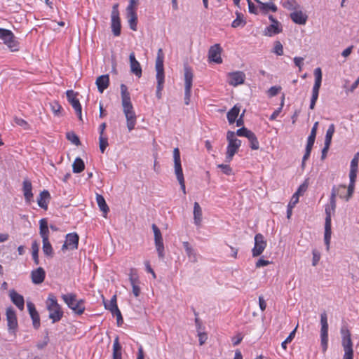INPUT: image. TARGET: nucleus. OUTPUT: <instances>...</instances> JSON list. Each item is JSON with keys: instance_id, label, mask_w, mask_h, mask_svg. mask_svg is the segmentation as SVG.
I'll list each match as a JSON object with an SVG mask.
<instances>
[{"instance_id": "1", "label": "nucleus", "mask_w": 359, "mask_h": 359, "mask_svg": "<svg viewBox=\"0 0 359 359\" xmlns=\"http://www.w3.org/2000/svg\"><path fill=\"white\" fill-rule=\"evenodd\" d=\"M120 88L123 111L126 118L127 128L129 131H131L135 128L137 117L133 110L127 86L125 84H121Z\"/></svg>"}, {"instance_id": "2", "label": "nucleus", "mask_w": 359, "mask_h": 359, "mask_svg": "<svg viewBox=\"0 0 359 359\" xmlns=\"http://www.w3.org/2000/svg\"><path fill=\"white\" fill-rule=\"evenodd\" d=\"M334 191L331 193L330 204L325 206V233H324V241L326 245L327 250L330 249V244L332 235L331 229V218L332 214L334 213L336 209V199Z\"/></svg>"}, {"instance_id": "3", "label": "nucleus", "mask_w": 359, "mask_h": 359, "mask_svg": "<svg viewBox=\"0 0 359 359\" xmlns=\"http://www.w3.org/2000/svg\"><path fill=\"white\" fill-rule=\"evenodd\" d=\"M46 309L49 311V318L55 323L60 320L63 316V311L60 305L57 303L54 294H50L46 302Z\"/></svg>"}, {"instance_id": "4", "label": "nucleus", "mask_w": 359, "mask_h": 359, "mask_svg": "<svg viewBox=\"0 0 359 359\" xmlns=\"http://www.w3.org/2000/svg\"><path fill=\"white\" fill-rule=\"evenodd\" d=\"M62 299L67 306L72 309L74 313L81 315L85 310L83 300L76 299V294L68 293L62 294Z\"/></svg>"}, {"instance_id": "5", "label": "nucleus", "mask_w": 359, "mask_h": 359, "mask_svg": "<svg viewBox=\"0 0 359 359\" xmlns=\"http://www.w3.org/2000/svg\"><path fill=\"white\" fill-rule=\"evenodd\" d=\"M226 140L228 141V146L226 153V161L229 163L240 148L241 141L235 137V132L230 130L226 133Z\"/></svg>"}, {"instance_id": "6", "label": "nucleus", "mask_w": 359, "mask_h": 359, "mask_svg": "<svg viewBox=\"0 0 359 359\" xmlns=\"http://www.w3.org/2000/svg\"><path fill=\"white\" fill-rule=\"evenodd\" d=\"M341 344L344 348V354L343 359H353V342L349 330L343 327L341 329Z\"/></svg>"}, {"instance_id": "7", "label": "nucleus", "mask_w": 359, "mask_h": 359, "mask_svg": "<svg viewBox=\"0 0 359 359\" xmlns=\"http://www.w3.org/2000/svg\"><path fill=\"white\" fill-rule=\"evenodd\" d=\"M184 104L186 105L189 104L191 91L192 88V81L194 74L191 67L185 65L184 67Z\"/></svg>"}, {"instance_id": "8", "label": "nucleus", "mask_w": 359, "mask_h": 359, "mask_svg": "<svg viewBox=\"0 0 359 359\" xmlns=\"http://www.w3.org/2000/svg\"><path fill=\"white\" fill-rule=\"evenodd\" d=\"M320 344L323 353H325L328 347V323L325 311L320 315Z\"/></svg>"}, {"instance_id": "9", "label": "nucleus", "mask_w": 359, "mask_h": 359, "mask_svg": "<svg viewBox=\"0 0 359 359\" xmlns=\"http://www.w3.org/2000/svg\"><path fill=\"white\" fill-rule=\"evenodd\" d=\"M0 38L12 51L18 50V43L11 31L0 28Z\"/></svg>"}, {"instance_id": "10", "label": "nucleus", "mask_w": 359, "mask_h": 359, "mask_svg": "<svg viewBox=\"0 0 359 359\" xmlns=\"http://www.w3.org/2000/svg\"><path fill=\"white\" fill-rule=\"evenodd\" d=\"M118 4H116L112 7L111 14V27L114 36H118L121 34V21L119 18V12L118 10Z\"/></svg>"}, {"instance_id": "11", "label": "nucleus", "mask_w": 359, "mask_h": 359, "mask_svg": "<svg viewBox=\"0 0 359 359\" xmlns=\"http://www.w3.org/2000/svg\"><path fill=\"white\" fill-rule=\"evenodd\" d=\"M151 228L153 229L154 234V243H155V246L156 248V251L158 252V257L160 259H163L164 256H165L164 245H163V237H162L161 232L160 229H158V227L155 224H152Z\"/></svg>"}, {"instance_id": "12", "label": "nucleus", "mask_w": 359, "mask_h": 359, "mask_svg": "<svg viewBox=\"0 0 359 359\" xmlns=\"http://www.w3.org/2000/svg\"><path fill=\"white\" fill-rule=\"evenodd\" d=\"M79 237L76 233H70L66 235L65 243L62 246V250H76L78 248Z\"/></svg>"}, {"instance_id": "13", "label": "nucleus", "mask_w": 359, "mask_h": 359, "mask_svg": "<svg viewBox=\"0 0 359 359\" xmlns=\"http://www.w3.org/2000/svg\"><path fill=\"white\" fill-rule=\"evenodd\" d=\"M266 246V241L264 237L261 233H257L255 236V246L252 248V252L253 257L259 256L264 250Z\"/></svg>"}, {"instance_id": "14", "label": "nucleus", "mask_w": 359, "mask_h": 359, "mask_svg": "<svg viewBox=\"0 0 359 359\" xmlns=\"http://www.w3.org/2000/svg\"><path fill=\"white\" fill-rule=\"evenodd\" d=\"M222 49L219 43H216L210 47L208 50V60L209 62L221 64L222 59L221 57Z\"/></svg>"}, {"instance_id": "15", "label": "nucleus", "mask_w": 359, "mask_h": 359, "mask_svg": "<svg viewBox=\"0 0 359 359\" xmlns=\"http://www.w3.org/2000/svg\"><path fill=\"white\" fill-rule=\"evenodd\" d=\"M6 314L8 330L15 333L18 325L15 311L13 308L9 307L6 309Z\"/></svg>"}, {"instance_id": "16", "label": "nucleus", "mask_w": 359, "mask_h": 359, "mask_svg": "<svg viewBox=\"0 0 359 359\" xmlns=\"http://www.w3.org/2000/svg\"><path fill=\"white\" fill-rule=\"evenodd\" d=\"M229 83L233 86L243 84L245 81V74L241 71L229 73Z\"/></svg>"}, {"instance_id": "17", "label": "nucleus", "mask_w": 359, "mask_h": 359, "mask_svg": "<svg viewBox=\"0 0 359 359\" xmlns=\"http://www.w3.org/2000/svg\"><path fill=\"white\" fill-rule=\"evenodd\" d=\"M130 71L138 78L142 76V67L140 62L136 60L135 53L133 52L129 55Z\"/></svg>"}, {"instance_id": "18", "label": "nucleus", "mask_w": 359, "mask_h": 359, "mask_svg": "<svg viewBox=\"0 0 359 359\" xmlns=\"http://www.w3.org/2000/svg\"><path fill=\"white\" fill-rule=\"evenodd\" d=\"M46 272L42 267H39L31 272V278L34 284H41L43 282Z\"/></svg>"}, {"instance_id": "19", "label": "nucleus", "mask_w": 359, "mask_h": 359, "mask_svg": "<svg viewBox=\"0 0 359 359\" xmlns=\"http://www.w3.org/2000/svg\"><path fill=\"white\" fill-rule=\"evenodd\" d=\"M10 297L12 302L20 310L24 309L25 300L23 296L18 294L14 290L10 291Z\"/></svg>"}, {"instance_id": "20", "label": "nucleus", "mask_w": 359, "mask_h": 359, "mask_svg": "<svg viewBox=\"0 0 359 359\" xmlns=\"http://www.w3.org/2000/svg\"><path fill=\"white\" fill-rule=\"evenodd\" d=\"M290 16L292 20L298 25H305L308 18L306 14L303 13L302 11H297V9L291 13Z\"/></svg>"}, {"instance_id": "21", "label": "nucleus", "mask_w": 359, "mask_h": 359, "mask_svg": "<svg viewBox=\"0 0 359 359\" xmlns=\"http://www.w3.org/2000/svg\"><path fill=\"white\" fill-rule=\"evenodd\" d=\"M95 84L97 87L98 91L102 93L109 85V76L108 74H104L98 76L96 79Z\"/></svg>"}, {"instance_id": "22", "label": "nucleus", "mask_w": 359, "mask_h": 359, "mask_svg": "<svg viewBox=\"0 0 359 359\" xmlns=\"http://www.w3.org/2000/svg\"><path fill=\"white\" fill-rule=\"evenodd\" d=\"M50 199V195L47 190L41 191L37 198V203L39 207L44 210L48 209V203Z\"/></svg>"}, {"instance_id": "23", "label": "nucleus", "mask_w": 359, "mask_h": 359, "mask_svg": "<svg viewBox=\"0 0 359 359\" xmlns=\"http://www.w3.org/2000/svg\"><path fill=\"white\" fill-rule=\"evenodd\" d=\"M194 223L196 226H200L202 222V208L198 202L194 203Z\"/></svg>"}, {"instance_id": "24", "label": "nucleus", "mask_w": 359, "mask_h": 359, "mask_svg": "<svg viewBox=\"0 0 359 359\" xmlns=\"http://www.w3.org/2000/svg\"><path fill=\"white\" fill-rule=\"evenodd\" d=\"M183 247L185 250L186 254L191 262L196 263L198 262L197 254L193 248L190 245L189 242H183Z\"/></svg>"}, {"instance_id": "25", "label": "nucleus", "mask_w": 359, "mask_h": 359, "mask_svg": "<svg viewBox=\"0 0 359 359\" xmlns=\"http://www.w3.org/2000/svg\"><path fill=\"white\" fill-rule=\"evenodd\" d=\"M282 32V28L280 22H276L266 27L264 29V34L267 36H272L273 35L279 34Z\"/></svg>"}, {"instance_id": "26", "label": "nucleus", "mask_w": 359, "mask_h": 359, "mask_svg": "<svg viewBox=\"0 0 359 359\" xmlns=\"http://www.w3.org/2000/svg\"><path fill=\"white\" fill-rule=\"evenodd\" d=\"M23 193L25 198L27 201L30 202L32 198H33V194H32V183L28 180H25L23 181Z\"/></svg>"}, {"instance_id": "27", "label": "nucleus", "mask_w": 359, "mask_h": 359, "mask_svg": "<svg viewBox=\"0 0 359 359\" xmlns=\"http://www.w3.org/2000/svg\"><path fill=\"white\" fill-rule=\"evenodd\" d=\"M155 67H156V74H164L163 53V50L161 48H159L158 50Z\"/></svg>"}, {"instance_id": "28", "label": "nucleus", "mask_w": 359, "mask_h": 359, "mask_svg": "<svg viewBox=\"0 0 359 359\" xmlns=\"http://www.w3.org/2000/svg\"><path fill=\"white\" fill-rule=\"evenodd\" d=\"M173 159L175 173L183 172L181 165L180 153L178 148H175L173 150Z\"/></svg>"}, {"instance_id": "29", "label": "nucleus", "mask_w": 359, "mask_h": 359, "mask_svg": "<svg viewBox=\"0 0 359 359\" xmlns=\"http://www.w3.org/2000/svg\"><path fill=\"white\" fill-rule=\"evenodd\" d=\"M259 5V10L264 14L267 13L269 10L273 12L277 11V6L272 2L263 3L260 0H255Z\"/></svg>"}, {"instance_id": "30", "label": "nucleus", "mask_w": 359, "mask_h": 359, "mask_svg": "<svg viewBox=\"0 0 359 359\" xmlns=\"http://www.w3.org/2000/svg\"><path fill=\"white\" fill-rule=\"evenodd\" d=\"M129 280L133 287V293L135 297H138L140 294V287H139L138 277L130 273L129 275Z\"/></svg>"}, {"instance_id": "31", "label": "nucleus", "mask_w": 359, "mask_h": 359, "mask_svg": "<svg viewBox=\"0 0 359 359\" xmlns=\"http://www.w3.org/2000/svg\"><path fill=\"white\" fill-rule=\"evenodd\" d=\"M96 201L100 210L103 212V216L106 217L107 214L109 211V208L106 203L104 198L100 194H97Z\"/></svg>"}, {"instance_id": "32", "label": "nucleus", "mask_w": 359, "mask_h": 359, "mask_svg": "<svg viewBox=\"0 0 359 359\" xmlns=\"http://www.w3.org/2000/svg\"><path fill=\"white\" fill-rule=\"evenodd\" d=\"M40 223L39 233L42 239L48 238L49 230L48 227V222L46 219H41Z\"/></svg>"}, {"instance_id": "33", "label": "nucleus", "mask_w": 359, "mask_h": 359, "mask_svg": "<svg viewBox=\"0 0 359 359\" xmlns=\"http://www.w3.org/2000/svg\"><path fill=\"white\" fill-rule=\"evenodd\" d=\"M346 187L345 185H339V186H334L332 189L331 193H333L334 191L335 197L337 196H339L341 198L345 199L346 197Z\"/></svg>"}, {"instance_id": "34", "label": "nucleus", "mask_w": 359, "mask_h": 359, "mask_svg": "<svg viewBox=\"0 0 359 359\" xmlns=\"http://www.w3.org/2000/svg\"><path fill=\"white\" fill-rule=\"evenodd\" d=\"M239 112L240 108L237 105H235L232 109H231L228 111L226 116L228 121L230 124L233 123L236 121Z\"/></svg>"}, {"instance_id": "35", "label": "nucleus", "mask_w": 359, "mask_h": 359, "mask_svg": "<svg viewBox=\"0 0 359 359\" xmlns=\"http://www.w3.org/2000/svg\"><path fill=\"white\" fill-rule=\"evenodd\" d=\"M85 169V163L80 158L77 157L73 164L72 170L74 173H80Z\"/></svg>"}, {"instance_id": "36", "label": "nucleus", "mask_w": 359, "mask_h": 359, "mask_svg": "<svg viewBox=\"0 0 359 359\" xmlns=\"http://www.w3.org/2000/svg\"><path fill=\"white\" fill-rule=\"evenodd\" d=\"M113 359H121V346L118 337H116L113 344Z\"/></svg>"}, {"instance_id": "37", "label": "nucleus", "mask_w": 359, "mask_h": 359, "mask_svg": "<svg viewBox=\"0 0 359 359\" xmlns=\"http://www.w3.org/2000/svg\"><path fill=\"white\" fill-rule=\"evenodd\" d=\"M43 247L42 250L45 255L47 257H53V250L48 238L42 239Z\"/></svg>"}, {"instance_id": "38", "label": "nucleus", "mask_w": 359, "mask_h": 359, "mask_svg": "<svg viewBox=\"0 0 359 359\" xmlns=\"http://www.w3.org/2000/svg\"><path fill=\"white\" fill-rule=\"evenodd\" d=\"M157 86L156 97L160 99L161 97V91L163 88L164 74H156Z\"/></svg>"}, {"instance_id": "39", "label": "nucleus", "mask_w": 359, "mask_h": 359, "mask_svg": "<svg viewBox=\"0 0 359 359\" xmlns=\"http://www.w3.org/2000/svg\"><path fill=\"white\" fill-rule=\"evenodd\" d=\"M49 104L51 111L55 116L60 117L64 115L62 107L57 102L53 101L50 102Z\"/></svg>"}, {"instance_id": "40", "label": "nucleus", "mask_w": 359, "mask_h": 359, "mask_svg": "<svg viewBox=\"0 0 359 359\" xmlns=\"http://www.w3.org/2000/svg\"><path fill=\"white\" fill-rule=\"evenodd\" d=\"M315 83L313 88L320 90L322 82V71L320 67H317L314 70Z\"/></svg>"}, {"instance_id": "41", "label": "nucleus", "mask_w": 359, "mask_h": 359, "mask_svg": "<svg viewBox=\"0 0 359 359\" xmlns=\"http://www.w3.org/2000/svg\"><path fill=\"white\" fill-rule=\"evenodd\" d=\"M128 24L130 26V28L133 30H137V13H131L127 15Z\"/></svg>"}, {"instance_id": "42", "label": "nucleus", "mask_w": 359, "mask_h": 359, "mask_svg": "<svg viewBox=\"0 0 359 359\" xmlns=\"http://www.w3.org/2000/svg\"><path fill=\"white\" fill-rule=\"evenodd\" d=\"M39 250V244L36 241H34L32 244V255L34 262L35 264H36V265H38L39 264V255H38Z\"/></svg>"}, {"instance_id": "43", "label": "nucleus", "mask_w": 359, "mask_h": 359, "mask_svg": "<svg viewBox=\"0 0 359 359\" xmlns=\"http://www.w3.org/2000/svg\"><path fill=\"white\" fill-rule=\"evenodd\" d=\"M299 198L297 196V194H293L291 201H290L288 205H287V217L288 219L290 218L292 215V210L295 206V205L298 203Z\"/></svg>"}, {"instance_id": "44", "label": "nucleus", "mask_w": 359, "mask_h": 359, "mask_svg": "<svg viewBox=\"0 0 359 359\" xmlns=\"http://www.w3.org/2000/svg\"><path fill=\"white\" fill-rule=\"evenodd\" d=\"M104 304L106 309H108L111 312H113L114 311L118 309L116 303V296L114 295L109 302H104Z\"/></svg>"}, {"instance_id": "45", "label": "nucleus", "mask_w": 359, "mask_h": 359, "mask_svg": "<svg viewBox=\"0 0 359 359\" xmlns=\"http://www.w3.org/2000/svg\"><path fill=\"white\" fill-rule=\"evenodd\" d=\"M236 18L232 22L231 27L233 28L239 26H244L246 22L243 18V15L239 12H236Z\"/></svg>"}, {"instance_id": "46", "label": "nucleus", "mask_w": 359, "mask_h": 359, "mask_svg": "<svg viewBox=\"0 0 359 359\" xmlns=\"http://www.w3.org/2000/svg\"><path fill=\"white\" fill-rule=\"evenodd\" d=\"M248 140L250 143V148L253 150H257L259 147V142L255 134L252 132L250 135L248 137Z\"/></svg>"}, {"instance_id": "47", "label": "nucleus", "mask_w": 359, "mask_h": 359, "mask_svg": "<svg viewBox=\"0 0 359 359\" xmlns=\"http://www.w3.org/2000/svg\"><path fill=\"white\" fill-rule=\"evenodd\" d=\"M334 125L331 124L330 125L325 135V144H330L332 141V137L333 136V134L334 133Z\"/></svg>"}, {"instance_id": "48", "label": "nucleus", "mask_w": 359, "mask_h": 359, "mask_svg": "<svg viewBox=\"0 0 359 359\" xmlns=\"http://www.w3.org/2000/svg\"><path fill=\"white\" fill-rule=\"evenodd\" d=\"M67 139L72 144L79 146L81 144L79 137L74 132H69L66 135Z\"/></svg>"}, {"instance_id": "49", "label": "nucleus", "mask_w": 359, "mask_h": 359, "mask_svg": "<svg viewBox=\"0 0 359 359\" xmlns=\"http://www.w3.org/2000/svg\"><path fill=\"white\" fill-rule=\"evenodd\" d=\"M177 177V180L180 185L181 190L182 191L184 194H186V187H185V181L183 175V172L175 173Z\"/></svg>"}, {"instance_id": "50", "label": "nucleus", "mask_w": 359, "mask_h": 359, "mask_svg": "<svg viewBox=\"0 0 359 359\" xmlns=\"http://www.w3.org/2000/svg\"><path fill=\"white\" fill-rule=\"evenodd\" d=\"M318 94H319V90L314 89V88L312 89V96H311V103H310V106H309V108L311 109H313L315 108L316 102L318 97Z\"/></svg>"}, {"instance_id": "51", "label": "nucleus", "mask_w": 359, "mask_h": 359, "mask_svg": "<svg viewBox=\"0 0 359 359\" xmlns=\"http://www.w3.org/2000/svg\"><path fill=\"white\" fill-rule=\"evenodd\" d=\"M284 6L287 9V10H297L298 8H299V5L297 3L296 0H287L285 4H284Z\"/></svg>"}, {"instance_id": "52", "label": "nucleus", "mask_w": 359, "mask_h": 359, "mask_svg": "<svg viewBox=\"0 0 359 359\" xmlns=\"http://www.w3.org/2000/svg\"><path fill=\"white\" fill-rule=\"evenodd\" d=\"M252 133V132L251 130L247 129L245 127H242L241 128L238 129L236 130V132L235 133V135H236L240 137H245L248 138V137Z\"/></svg>"}, {"instance_id": "53", "label": "nucleus", "mask_w": 359, "mask_h": 359, "mask_svg": "<svg viewBox=\"0 0 359 359\" xmlns=\"http://www.w3.org/2000/svg\"><path fill=\"white\" fill-rule=\"evenodd\" d=\"M355 182H351V181H350V183L346 190V201H348L350 198L352 197L355 189Z\"/></svg>"}, {"instance_id": "54", "label": "nucleus", "mask_w": 359, "mask_h": 359, "mask_svg": "<svg viewBox=\"0 0 359 359\" xmlns=\"http://www.w3.org/2000/svg\"><path fill=\"white\" fill-rule=\"evenodd\" d=\"M14 121L18 126L23 128L25 130H28L29 128L28 123L22 118L15 117Z\"/></svg>"}, {"instance_id": "55", "label": "nucleus", "mask_w": 359, "mask_h": 359, "mask_svg": "<svg viewBox=\"0 0 359 359\" xmlns=\"http://www.w3.org/2000/svg\"><path fill=\"white\" fill-rule=\"evenodd\" d=\"M284 100H285V95H283L280 106L279 108H278L276 110H275L273 111V113L271 115V116H270L271 120H275L277 118V116L279 115L280 111H282L283 107L284 105Z\"/></svg>"}, {"instance_id": "56", "label": "nucleus", "mask_w": 359, "mask_h": 359, "mask_svg": "<svg viewBox=\"0 0 359 359\" xmlns=\"http://www.w3.org/2000/svg\"><path fill=\"white\" fill-rule=\"evenodd\" d=\"M273 52L278 55H283V47L280 41H277L275 42Z\"/></svg>"}, {"instance_id": "57", "label": "nucleus", "mask_w": 359, "mask_h": 359, "mask_svg": "<svg viewBox=\"0 0 359 359\" xmlns=\"http://www.w3.org/2000/svg\"><path fill=\"white\" fill-rule=\"evenodd\" d=\"M217 168H220L222 170V172L227 175H231L233 174L232 168L230 167L229 165L219 164L217 165Z\"/></svg>"}, {"instance_id": "58", "label": "nucleus", "mask_w": 359, "mask_h": 359, "mask_svg": "<svg viewBox=\"0 0 359 359\" xmlns=\"http://www.w3.org/2000/svg\"><path fill=\"white\" fill-rule=\"evenodd\" d=\"M296 330H297V327L292 332H291L290 334H289V336L285 339V340L282 342L281 346H282V348L283 349L286 350V348H287V346H286L287 344L291 342V341L294 337Z\"/></svg>"}, {"instance_id": "59", "label": "nucleus", "mask_w": 359, "mask_h": 359, "mask_svg": "<svg viewBox=\"0 0 359 359\" xmlns=\"http://www.w3.org/2000/svg\"><path fill=\"white\" fill-rule=\"evenodd\" d=\"M99 146L100 149L102 153H104L107 147L108 146V140L107 138H104L103 137H100L99 138Z\"/></svg>"}, {"instance_id": "60", "label": "nucleus", "mask_w": 359, "mask_h": 359, "mask_svg": "<svg viewBox=\"0 0 359 359\" xmlns=\"http://www.w3.org/2000/svg\"><path fill=\"white\" fill-rule=\"evenodd\" d=\"M33 322V326L34 328L37 329L40 326V318L38 312L35 313L33 315L30 316Z\"/></svg>"}, {"instance_id": "61", "label": "nucleus", "mask_w": 359, "mask_h": 359, "mask_svg": "<svg viewBox=\"0 0 359 359\" xmlns=\"http://www.w3.org/2000/svg\"><path fill=\"white\" fill-rule=\"evenodd\" d=\"M313 254V260H312V265L313 266H316L320 259V253L317 250H313L312 252Z\"/></svg>"}, {"instance_id": "62", "label": "nucleus", "mask_w": 359, "mask_h": 359, "mask_svg": "<svg viewBox=\"0 0 359 359\" xmlns=\"http://www.w3.org/2000/svg\"><path fill=\"white\" fill-rule=\"evenodd\" d=\"M316 137V133L311 132V133L308 137V140H307V144H306V147L312 149L313 144L315 142Z\"/></svg>"}, {"instance_id": "63", "label": "nucleus", "mask_w": 359, "mask_h": 359, "mask_svg": "<svg viewBox=\"0 0 359 359\" xmlns=\"http://www.w3.org/2000/svg\"><path fill=\"white\" fill-rule=\"evenodd\" d=\"M280 86H272L268 90L269 95L270 97L276 96L280 91Z\"/></svg>"}, {"instance_id": "64", "label": "nucleus", "mask_w": 359, "mask_h": 359, "mask_svg": "<svg viewBox=\"0 0 359 359\" xmlns=\"http://www.w3.org/2000/svg\"><path fill=\"white\" fill-rule=\"evenodd\" d=\"M359 161V152L356 153L351 160V169L358 170V164Z\"/></svg>"}]
</instances>
